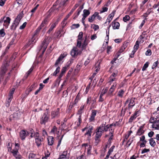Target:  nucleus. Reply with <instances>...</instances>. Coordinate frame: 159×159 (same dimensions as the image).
<instances>
[{
  "instance_id": "54",
  "label": "nucleus",
  "mask_w": 159,
  "mask_h": 159,
  "mask_svg": "<svg viewBox=\"0 0 159 159\" xmlns=\"http://www.w3.org/2000/svg\"><path fill=\"white\" fill-rule=\"evenodd\" d=\"M112 20L109 17H108L107 19L106 20V21L105 22V24H107L108 25L109 23Z\"/></svg>"
},
{
  "instance_id": "64",
  "label": "nucleus",
  "mask_w": 159,
  "mask_h": 159,
  "mask_svg": "<svg viewBox=\"0 0 159 159\" xmlns=\"http://www.w3.org/2000/svg\"><path fill=\"white\" fill-rule=\"evenodd\" d=\"M154 134V132L153 131H151L148 133V136L149 137L151 138L153 136Z\"/></svg>"
},
{
  "instance_id": "36",
  "label": "nucleus",
  "mask_w": 159,
  "mask_h": 159,
  "mask_svg": "<svg viewBox=\"0 0 159 159\" xmlns=\"http://www.w3.org/2000/svg\"><path fill=\"white\" fill-rule=\"evenodd\" d=\"M139 39L137 40L135 43V44L134 47V49L137 50L139 48Z\"/></svg>"
},
{
  "instance_id": "18",
  "label": "nucleus",
  "mask_w": 159,
  "mask_h": 159,
  "mask_svg": "<svg viewBox=\"0 0 159 159\" xmlns=\"http://www.w3.org/2000/svg\"><path fill=\"white\" fill-rule=\"evenodd\" d=\"M98 14V12H96L91 16H89L88 18L89 21L90 22H92L95 20V18L97 16Z\"/></svg>"
},
{
  "instance_id": "27",
  "label": "nucleus",
  "mask_w": 159,
  "mask_h": 159,
  "mask_svg": "<svg viewBox=\"0 0 159 159\" xmlns=\"http://www.w3.org/2000/svg\"><path fill=\"white\" fill-rule=\"evenodd\" d=\"M117 79V77H115L113 75H111L109 78V83L111 84L112 82L116 81Z\"/></svg>"
},
{
  "instance_id": "3",
  "label": "nucleus",
  "mask_w": 159,
  "mask_h": 159,
  "mask_svg": "<svg viewBox=\"0 0 159 159\" xmlns=\"http://www.w3.org/2000/svg\"><path fill=\"white\" fill-rule=\"evenodd\" d=\"M134 100V98H129L126 100L124 104V106L127 105V107H126L124 109V112L127 109L130 110L135 105Z\"/></svg>"
},
{
  "instance_id": "53",
  "label": "nucleus",
  "mask_w": 159,
  "mask_h": 159,
  "mask_svg": "<svg viewBox=\"0 0 159 159\" xmlns=\"http://www.w3.org/2000/svg\"><path fill=\"white\" fill-rule=\"evenodd\" d=\"M80 26V25L79 24H74L72 25V29H75L76 28H77L79 27Z\"/></svg>"
},
{
  "instance_id": "9",
  "label": "nucleus",
  "mask_w": 159,
  "mask_h": 159,
  "mask_svg": "<svg viewBox=\"0 0 159 159\" xmlns=\"http://www.w3.org/2000/svg\"><path fill=\"white\" fill-rule=\"evenodd\" d=\"M48 112H45L43 114L41 118L40 123L41 124H45L48 121L49 119V117L48 116Z\"/></svg>"
},
{
  "instance_id": "51",
  "label": "nucleus",
  "mask_w": 159,
  "mask_h": 159,
  "mask_svg": "<svg viewBox=\"0 0 159 159\" xmlns=\"http://www.w3.org/2000/svg\"><path fill=\"white\" fill-rule=\"evenodd\" d=\"M152 54V52L151 50L148 49L145 53V54L147 56H150Z\"/></svg>"
},
{
  "instance_id": "47",
  "label": "nucleus",
  "mask_w": 159,
  "mask_h": 159,
  "mask_svg": "<svg viewBox=\"0 0 159 159\" xmlns=\"http://www.w3.org/2000/svg\"><path fill=\"white\" fill-rule=\"evenodd\" d=\"M57 23V22H56L54 23H53L51 25V26L50 27V28L49 30H52L53 29H54L56 27Z\"/></svg>"
},
{
  "instance_id": "23",
  "label": "nucleus",
  "mask_w": 159,
  "mask_h": 159,
  "mask_svg": "<svg viewBox=\"0 0 159 159\" xmlns=\"http://www.w3.org/2000/svg\"><path fill=\"white\" fill-rule=\"evenodd\" d=\"M93 128V127L92 126H90L88 127V129L87 132L85 134V135H88L89 137L91 136L92 130Z\"/></svg>"
},
{
  "instance_id": "44",
  "label": "nucleus",
  "mask_w": 159,
  "mask_h": 159,
  "mask_svg": "<svg viewBox=\"0 0 159 159\" xmlns=\"http://www.w3.org/2000/svg\"><path fill=\"white\" fill-rule=\"evenodd\" d=\"M148 62H146L144 65L143 66L142 70L143 71L146 70V68H147L148 66Z\"/></svg>"
},
{
  "instance_id": "58",
  "label": "nucleus",
  "mask_w": 159,
  "mask_h": 159,
  "mask_svg": "<svg viewBox=\"0 0 159 159\" xmlns=\"http://www.w3.org/2000/svg\"><path fill=\"white\" fill-rule=\"evenodd\" d=\"M108 8L107 7H103L102 8V11H101L100 13H101L107 11Z\"/></svg>"
},
{
  "instance_id": "40",
  "label": "nucleus",
  "mask_w": 159,
  "mask_h": 159,
  "mask_svg": "<svg viewBox=\"0 0 159 159\" xmlns=\"http://www.w3.org/2000/svg\"><path fill=\"white\" fill-rule=\"evenodd\" d=\"M15 90V89L14 88L12 89L11 90L10 92L9 97L13 98V94L14 93Z\"/></svg>"
},
{
  "instance_id": "16",
  "label": "nucleus",
  "mask_w": 159,
  "mask_h": 159,
  "mask_svg": "<svg viewBox=\"0 0 159 159\" xmlns=\"http://www.w3.org/2000/svg\"><path fill=\"white\" fill-rule=\"evenodd\" d=\"M144 132V131L143 130V126H141L138 129L136 135L140 136L143 134Z\"/></svg>"
},
{
  "instance_id": "46",
  "label": "nucleus",
  "mask_w": 159,
  "mask_h": 159,
  "mask_svg": "<svg viewBox=\"0 0 159 159\" xmlns=\"http://www.w3.org/2000/svg\"><path fill=\"white\" fill-rule=\"evenodd\" d=\"M140 141H142V142H144V143H147V141L145 140V136L144 135L142 136L141 138H140Z\"/></svg>"
},
{
  "instance_id": "17",
  "label": "nucleus",
  "mask_w": 159,
  "mask_h": 159,
  "mask_svg": "<svg viewBox=\"0 0 159 159\" xmlns=\"http://www.w3.org/2000/svg\"><path fill=\"white\" fill-rule=\"evenodd\" d=\"M97 111L96 110H92L89 120L90 121H93L94 120L95 117L96 116Z\"/></svg>"
},
{
  "instance_id": "56",
  "label": "nucleus",
  "mask_w": 159,
  "mask_h": 159,
  "mask_svg": "<svg viewBox=\"0 0 159 159\" xmlns=\"http://www.w3.org/2000/svg\"><path fill=\"white\" fill-rule=\"evenodd\" d=\"M109 30H108V31L106 32L107 35L105 38V40L106 41H108L109 39Z\"/></svg>"
},
{
  "instance_id": "63",
  "label": "nucleus",
  "mask_w": 159,
  "mask_h": 159,
  "mask_svg": "<svg viewBox=\"0 0 159 159\" xmlns=\"http://www.w3.org/2000/svg\"><path fill=\"white\" fill-rule=\"evenodd\" d=\"M5 35V33L4 30H0V36L4 37Z\"/></svg>"
},
{
  "instance_id": "42",
  "label": "nucleus",
  "mask_w": 159,
  "mask_h": 159,
  "mask_svg": "<svg viewBox=\"0 0 159 159\" xmlns=\"http://www.w3.org/2000/svg\"><path fill=\"white\" fill-rule=\"evenodd\" d=\"M114 90L112 89V88H110L109 90V92L107 93L108 96H112V93L114 91Z\"/></svg>"
},
{
  "instance_id": "52",
  "label": "nucleus",
  "mask_w": 159,
  "mask_h": 159,
  "mask_svg": "<svg viewBox=\"0 0 159 159\" xmlns=\"http://www.w3.org/2000/svg\"><path fill=\"white\" fill-rule=\"evenodd\" d=\"M115 148L114 146H112L109 149L108 153L111 154V153L113 151V150Z\"/></svg>"
},
{
  "instance_id": "38",
  "label": "nucleus",
  "mask_w": 159,
  "mask_h": 159,
  "mask_svg": "<svg viewBox=\"0 0 159 159\" xmlns=\"http://www.w3.org/2000/svg\"><path fill=\"white\" fill-rule=\"evenodd\" d=\"M118 73V71L117 70H115L113 71V73L111 75H113L115 77H117Z\"/></svg>"
},
{
  "instance_id": "14",
  "label": "nucleus",
  "mask_w": 159,
  "mask_h": 159,
  "mask_svg": "<svg viewBox=\"0 0 159 159\" xmlns=\"http://www.w3.org/2000/svg\"><path fill=\"white\" fill-rule=\"evenodd\" d=\"M90 13L89 11L88 10L84 9L83 10V14L82 15L83 17L82 19V22L83 23H84V20L85 18L90 14Z\"/></svg>"
},
{
  "instance_id": "24",
  "label": "nucleus",
  "mask_w": 159,
  "mask_h": 159,
  "mask_svg": "<svg viewBox=\"0 0 159 159\" xmlns=\"http://www.w3.org/2000/svg\"><path fill=\"white\" fill-rule=\"evenodd\" d=\"M13 154V155L16 158H19L20 157L19 156L18 152L17 149L13 150L11 152Z\"/></svg>"
},
{
  "instance_id": "5",
  "label": "nucleus",
  "mask_w": 159,
  "mask_h": 159,
  "mask_svg": "<svg viewBox=\"0 0 159 159\" xmlns=\"http://www.w3.org/2000/svg\"><path fill=\"white\" fill-rule=\"evenodd\" d=\"M35 143L38 147L42 145L43 139L40 136L39 133L36 132L34 134Z\"/></svg>"
},
{
  "instance_id": "13",
  "label": "nucleus",
  "mask_w": 159,
  "mask_h": 159,
  "mask_svg": "<svg viewBox=\"0 0 159 159\" xmlns=\"http://www.w3.org/2000/svg\"><path fill=\"white\" fill-rule=\"evenodd\" d=\"M29 133L25 130H21L20 132V137L22 140H24Z\"/></svg>"
},
{
  "instance_id": "61",
  "label": "nucleus",
  "mask_w": 159,
  "mask_h": 159,
  "mask_svg": "<svg viewBox=\"0 0 159 159\" xmlns=\"http://www.w3.org/2000/svg\"><path fill=\"white\" fill-rule=\"evenodd\" d=\"M6 0H0V6H2L4 5Z\"/></svg>"
},
{
  "instance_id": "2",
  "label": "nucleus",
  "mask_w": 159,
  "mask_h": 159,
  "mask_svg": "<svg viewBox=\"0 0 159 159\" xmlns=\"http://www.w3.org/2000/svg\"><path fill=\"white\" fill-rule=\"evenodd\" d=\"M158 117L159 114L156 116V117L152 116L149 120L150 122L152 124V128L156 129H159V119H158Z\"/></svg>"
},
{
  "instance_id": "55",
  "label": "nucleus",
  "mask_w": 159,
  "mask_h": 159,
  "mask_svg": "<svg viewBox=\"0 0 159 159\" xmlns=\"http://www.w3.org/2000/svg\"><path fill=\"white\" fill-rule=\"evenodd\" d=\"M27 23L26 22H24L23 24L20 26L19 28L20 29H24L25 27L26 26Z\"/></svg>"
},
{
  "instance_id": "49",
  "label": "nucleus",
  "mask_w": 159,
  "mask_h": 159,
  "mask_svg": "<svg viewBox=\"0 0 159 159\" xmlns=\"http://www.w3.org/2000/svg\"><path fill=\"white\" fill-rule=\"evenodd\" d=\"M16 38V36H15L12 39V40L11 41V42L10 43L9 45H12L15 43V39Z\"/></svg>"
},
{
  "instance_id": "12",
  "label": "nucleus",
  "mask_w": 159,
  "mask_h": 159,
  "mask_svg": "<svg viewBox=\"0 0 159 159\" xmlns=\"http://www.w3.org/2000/svg\"><path fill=\"white\" fill-rule=\"evenodd\" d=\"M7 63H6L2 65L1 68V70L0 73V76L2 77L5 74L7 71Z\"/></svg>"
},
{
  "instance_id": "29",
  "label": "nucleus",
  "mask_w": 159,
  "mask_h": 159,
  "mask_svg": "<svg viewBox=\"0 0 159 159\" xmlns=\"http://www.w3.org/2000/svg\"><path fill=\"white\" fill-rule=\"evenodd\" d=\"M83 146H85V147H88L87 148V152L89 154H90L91 153V146L90 145H88L87 144H83Z\"/></svg>"
},
{
  "instance_id": "57",
  "label": "nucleus",
  "mask_w": 159,
  "mask_h": 159,
  "mask_svg": "<svg viewBox=\"0 0 159 159\" xmlns=\"http://www.w3.org/2000/svg\"><path fill=\"white\" fill-rule=\"evenodd\" d=\"M81 64L80 63H79L78 64V65L76 66V70H77L78 71H79L80 70L81 68Z\"/></svg>"
},
{
  "instance_id": "60",
  "label": "nucleus",
  "mask_w": 159,
  "mask_h": 159,
  "mask_svg": "<svg viewBox=\"0 0 159 159\" xmlns=\"http://www.w3.org/2000/svg\"><path fill=\"white\" fill-rule=\"evenodd\" d=\"M149 151L150 150L149 149L145 148L142 150V151L141 152V153L143 154L144 153L147 152H149Z\"/></svg>"
},
{
  "instance_id": "30",
  "label": "nucleus",
  "mask_w": 159,
  "mask_h": 159,
  "mask_svg": "<svg viewBox=\"0 0 159 159\" xmlns=\"http://www.w3.org/2000/svg\"><path fill=\"white\" fill-rule=\"evenodd\" d=\"M88 43L86 42V39L84 41L83 43L82 44L81 43V47L80 48H81L82 50L85 49L86 46L87 45Z\"/></svg>"
},
{
  "instance_id": "62",
  "label": "nucleus",
  "mask_w": 159,
  "mask_h": 159,
  "mask_svg": "<svg viewBox=\"0 0 159 159\" xmlns=\"http://www.w3.org/2000/svg\"><path fill=\"white\" fill-rule=\"evenodd\" d=\"M57 130V128L56 126H54L51 130V132L52 133H54Z\"/></svg>"
},
{
  "instance_id": "1",
  "label": "nucleus",
  "mask_w": 159,
  "mask_h": 159,
  "mask_svg": "<svg viewBox=\"0 0 159 159\" xmlns=\"http://www.w3.org/2000/svg\"><path fill=\"white\" fill-rule=\"evenodd\" d=\"M11 21V19L9 17L4 16L3 18H1L0 20V26L3 25L4 27L0 28V30H4L7 29Z\"/></svg>"
},
{
  "instance_id": "15",
  "label": "nucleus",
  "mask_w": 159,
  "mask_h": 159,
  "mask_svg": "<svg viewBox=\"0 0 159 159\" xmlns=\"http://www.w3.org/2000/svg\"><path fill=\"white\" fill-rule=\"evenodd\" d=\"M78 49L77 47H74L71 50L70 54L72 57H75L78 54Z\"/></svg>"
},
{
  "instance_id": "7",
  "label": "nucleus",
  "mask_w": 159,
  "mask_h": 159,
  "mask_svg": "<svg viewBox=\"0 0 159 159\" xmlns=\"http://www.w3.org/2000/svg\"><path fill=\"white\" fill-rule=\"evenodd\" d=\"M22 17V15L20 14L17 17L11 26V29L12 30H15L16 29Z\"/></svg>"
},
{
  "instance_id": "35",
  "label": "nucleus",
  "mask_w": 159,
  "mask_h": 159,
  "mask_svg": "<svg viewBox=\"0 0 159 159\" xmlns=\"http://www.w3.org/2000/svg\"><path fill=\"white\" fill-rule=\"evenodd\" d=\"M12 98L10 97H9L8 98L6 102V105L7 107H9L10 104V103L11 102V99Z\"/></svg>"
},
{
  "instance_id": "22",
  "label": "nucleus",
  "mask_w": 159,
  "mask_h": 159,
  "mask_svg": "<svg viewBox=\"0 0 159 159\" xmlns=\"http://www.w3.org/2000/svg\"><path fill=\"white\" fill-rule=\"evenodd\" d=\"M114 130L113 129V130L112 129H111V130H110V133H109V135H105V137H107L108 136H110V138L108 140V141L109 142H111V140L113 139V132Z\"/></svg>"
},
{
  "instance_id": "33",
  "label": "nucleus",
  "mask_w": 159,
  "mask_h": 159,
  "mask_svg": "<svg viewBox=\"0 0 159 159\" xmlns=\"http://www.w3.org/2000/svg\"><path fill=\"white\" fill-rule=\"evenodd\" d=\"M125 50L122 47L119 50L118 52L116 53V55L117 56V58H118L119 57L121 53L122 52Z\"/></svg>"
},
{
  "instance_id": "31",
  "label": "nucleus",
  "mask_w": 159,
  "mask_h": 159,
  "mask_svg": "<svg viewBox=\"0 0 159 159\" xmlns=\"http://www.w3.org/2000/svg\"><path fill=\"white\" fill-rule=\"evenodd\" d=\"M29 159H38V158L36 157L35 154L32 153H30L29 155Z\"/></svg>"
},
{
  "instance_id": "43",
  "label": "nucleus",
  "mask_w": 159,
  "mask_h": 159,
  "mask_svg": "<svg viewBox=\"0 0 159 159\" xmlns=\"http://www.w3.org/2000/svg\"><path fill=\"white\" fill-rule=\"evenodd\" d=\"M91 28L94 29V30H96L99 29V26L98 25L95 24H93L91 26Z\"/></svg>"
},
{
  "instance_id": "26",
  "label": "nucleus",
  "mask_w": 159,
  "mask_h": 159,
  "mask_svg": "<svg viewBox=\"0 0 159 159\" xmlns=\"http://www.w3.org/2000/svg\"><path fill=\"white\" fill-rule=\"evenodd\" d=\"M39 33V30H35L34 34L33 35L32 38V41L31 42V43H32L33 42H34V40L36 38L37 36Z\"/></svg>"
},
{
  "instance_id": "28",
  "label": "nucleus",
  "mask_w": 159,
  "mask_h": 159,
  "mask_svg": "<svg viewBox=\"0 0 159 159\" xmlns=\"http://www.w3.org/2000/svg\"><path fill=\"white\" fill-rule=\"evenodd\" d=\"M149 143L151 146L152 147H155L156 145V143L155 140L152 138L149 139Z\"/></svg>"
},
{
  "instance_id": "59",
  "label": "nucleus",
  "mask_w": 159,
  "mask_h": 159,
  "mask_svg": "<svg viewBox=\"0 0 159 159\" xmlns=\"http://www.w3.org/2000/svg\"><path fill=\"white\" fill-rule=\"evenodd\" d=\"M81 116L80 115L79 116L78 118V123H77V125L78 126L80 125V124L81 122Z\"/></svg>"
},
{
  "instance_id": "37",
  "label": "nucleus",
  "mask_w": 159,
  "mask_h": 159,
  "mask_svg": "<svg viewBox=\"0 0 159 159\" xmlns=\"http://www.w3.org/2000/svg\"><path fill=\"white\" fill-rule=\"evenodd\" d=\"M68 1V0H61L60 4V7L65 6Z\"/></svg>"
},
{
  "instance_id": "32",
  "label": "nucleus",
  "mask_w": 159,
  "mask_h": 159,
  "mask_svg": "<svg viewBox=\"0 0 159 159\" xmlns=\"http://www.w3.org/2000/svg\"><path fill=\"white\" fill-rule=\"evenodd\" d=\"M134 137H131L130 138L127 142V145L128 146V147H129L131 145V143L133 142Z\"/></svg>"
},
{
  "instance_id": "25",
  "label": "nucleus",
  "mask_w": 159,
  "mask_h": 159,
  "mask_svg": "<svg viewBox=\"0 0 159 159\" xmlns=\"http://www.w3.org/2000/svg\"><path fill=\"white\" fill-rule=\"evenodd\" d=\"M112 27L114 29H118L120 26V24L118 22H112Z\"/></svg>"
},
{
  "instance_id": "50",
  "label": "nucleus",
  "mask_w": 159,
  "mask_h": 159,
  "mask_svg": "<svg viewBox=\"0 0 159 159\" xmlns=\"http://www.w3.org/2000/svg\"><path fill=\"white\" fill-rule=\"evenodd\" d=\"M112 47L111 46H107V53L108 54H109L110 52H111Z\"/></svg>"
},
{
  "instance_id": "34",
  "label": "nucleus",
  "mask_w": 159,
  "mask_h": 159,
  "mask_svg": "<svg viewBox=\"0 0 159 159\" xmlns=\"http://www.w3.org/2000/svg\"><path fill=\"white\" fill-rule=\"evenodd\" d=\"M124 91L123 90H120L118 91V96L122 98L123 94H124Z\"/></svg>"
},
{
  "instance_id": "20",
  "label": "nucleus",
  "mask_w": 159,
  "mask_h": 159,
  "mask_svg": "<svg viewBox=\"0 0 159 159\" xmlns=\"http://www.w3.org/2000/svg\"><path fill=\"white\" fill-rule=\"evenodd\" d=\"M59 109L58 108L57 110L52 111L51 113V116L52 118H53L56 117L59 114Z\"/></svg>"
},
{
  "instance_id": "41",
  "label": "nucleus",
  "mask_w": 159,
  "mask_h": 159,
  "mask_svg": "<svg viewBox=\"0 0 159 159\" xmlns=\"http://www.w3.org/2000/svg\"><path fill=\"white\" fill-rule=\"evenodd\" d=\"M108 89V88L107 87L105 89H103L101 93V96H103L107 92Z\"/></svg>"
},
{
  "instance_id": "11",
  "label": "nucleus",
  "mask_w": 159,
  "mask_h": 159,
  "mask_svg": "<svg viewBox=\"0 0 159 159\" xmlns=\"http://www.w3.org/2000/svg\"><path fill=\"white\" fill-rule=\"evenodd\" d=\"M83 36V33L82 32H80L78 36V39L77 40L76 47L78 48H81V41Z\"/></svg>"
},
{
  "instance_id": "4",
  "label": "nucleus",
  "mask_w": 159,
  "mask_h": 159,
  "mask_svg": "<svg viewBox=\"0 0 159 159\" xmlns=\"http://www.w3.org/2000/svg\"><path fill=\"white\" fill-rule=\"evenodd\" d=\"M102 125H101L100 126L98 127L96 129V135L94 137L95 141L97 143L99 142V139L101 138L103 132Z\"/></svg>"
},
{
  "instance_id": "21",
  "label": "nucleus",
  "mask_w": 159,
  "mask_h": 159,
  "mask_svg": "<svg viewBox=\"0 0 159 159\" xmlns=\"http://www.w3.org/2000/svg\"><path fill=\"white\" fill-rule=\"evenodd\" d=\"M48 144L50 146L52 145L54 142V138L52 136H49L48 138Z\"/></svg>"
},
{
  "instance_id": "10",
  "label": "nucleus",
  "mask_w": 159,
  "mask_h": 159,
  "mask_svg": "<svg viewBox=\"0 0 159 159\" xmlns=\"http://www.w3.org/2000/svg\"><path fill=\"white\" fill-rule=\"evenodd\" d=\"M66 55L67 54L66 52H64L63 54H61L57 60L54 65V66L55 67H57L59 64H61V61H62V59L65 57Z\"/></svg>"
},
{
  "instance_id": "48",
  "label": "nucleus",
  "mask_w": 159,
  "mask_h": 159,
  "mask_svg": "<svg viewBox=\"0 0 159 159\" xmlns=\"http://www.w3.org/2000/svg\"><path fill=\"white\" fill-rule=\"evenodd\" d=\"M128 43L127 42H125L123 45L121 47H122L125 50V49L127 48L128 46Z\"/></svg>"
},
{
  "instance_id": "8",
  "label": "nucleus",
  "mask_w": 159,
  "mask_h": 159,
  "mask_svg": "<svg viewBox=\"0 0 159 159\" xmlns=\"http://www.w3.org/2000/svg\"><path fill=\"white\" fill-rule=\"evenodd\" d=\"M106 124V123L105 122V123H102L101 125H102L103 127L102 129H103V132L104 131L106 132L108 131V129L110 128V131L111 130V129H112L114 130V128H113V126H114L115 127L116 126V124H111L110 125H105Z\"/></svg>"
},
{
  "instance_id": "19",
  "label": "nucleus",
  "mask_w": 159,
  "mask_h": 159,
  "mask_svg": "<svg viewBox=\"0 0 159 159\" xmlns=\"http://www.w3.org/2000/svg\"><path fill=\"white\" fill-rule=\"evenodd\" d=\"M139 112L137 111L134 113L129 119V122L131 123L139 116Z\"/></svg>"
},
{
  "instance_id": "39",
  "label": "nucleus",
  "mask_w": 159,
  "mask_h": 159,
  "mask_svg": "<svg viewBox=\"0 0 159 159\" xmlns=\"http://www.w3.org/2000/svg\"><path fill=\"white\" fill-rule=\"evenodd\" d=\"M116 11H113L108 16V17H109L111 20H112V18L115 14Z\"/></svg>"
},
{
  "instance_id": "45",
  "label": "nucleus",
  "mask_w": 159,
  "mask_h": 159,
  "mask_svg": "<svg viewBox=\"0 0 159 159\" xmlns=\"http://www.w3.org/2000/svg\"><path fill=\"white\" fill-rule=\"evenodd\" d=\"M130 19V17L129 16L126 15L123 18V20L125 22H126L127 21L129 20Z\"/></svg>"
},
{
  "instance_id": "6",
  "label": "nucleus",
  "mask_w": 159,
  "mask_h": 159,
  "mask_svg": "<svg viewBox=\"0 0 159 159\" xmlns=\"http://www.w3.org/2000/svg\"><path fill=\"white\" fill-rule=\"evenodd\" d=\"M51 40V39L50 37H46L43 40L41 46V50L42 51V54H43L45 51L47 46Z\"/></svg>"
}]
</instances>
